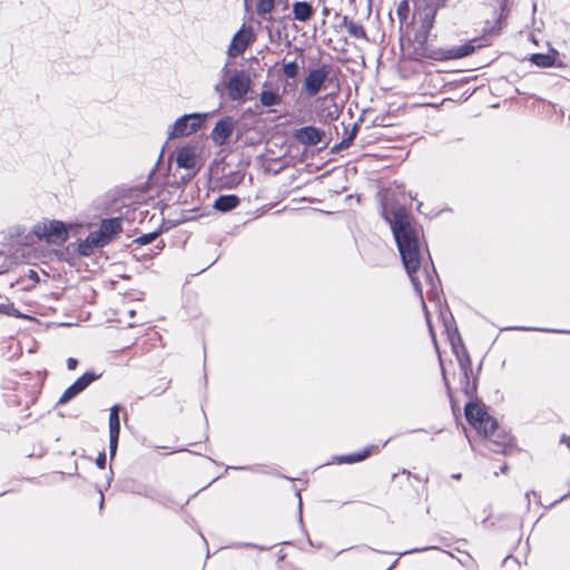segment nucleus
Masks as SVG:
<instances>
[{"mask_svg": "<svg viewBox=\"0 0 570 570\" xmlns=\"http://www.w3.org/2000/svg\"><path fill=\"white\" fill-rule=\"evenodd\" d=\"M381 216L390 225L404 268L410 276L415 292L419 294L420 298L423 299L421 282L416 276V273L421 266L419 238L414 227L411 224L409 212L403 205L383 202ZM422 306L425 312L430 334L433 342L436 344L435 334L433 332L424 301H422Z\"/></svg>", "mask_w": 570, "mask_h": 570, "instance_id": "nucleus-1", "label": "nucleus"}, {"mask_svg": "<svg viewBox=\"0 0 570 570\" xmlns=\"http://www.w3.org/2000/svg\"><path fill=\"white\" fill-rule=\"evenodd\" d=\"M488 39L483 37L474 38L461 46L452 47L450 49H442L431 46L430 43H414L412 58L417 61L424 59L444 61L452 59H460L470 56L478 48L488 46Z\"/></svg>", "mask_w": 570, "mask_h": 570, "instance_id": "nucleus-2", "label": "nucleus"}, {"mask_svg": "<svg viewBox=\"0 0 570 570\" xmlns=\"http://www.w3.org/2000/svg\"><path fill=\"white\" fill-rule=\"evenodd\" d=\"M459 363V367L461 371V389L462 392L469 397V401H478L476 392H478V380L479 373L482 367V362L479 364L476 368V373H473L472 361L469 352H461V355L455 356Z\"/></svg>", "mask_w": 570, "mask_h": 570, "instance_id": "nucleus-3", "label": "nucleus"}, {"mask_svg": "<svg viewBox=\"0 0 570 570\" xmlns=\"http://www.w3.org/2000/svg\"><path fill=\"white\" fill-rule=\"evenodd\" d=\"M32 233L38 239H45L48 244H62L69 237L67 226L61 220H43L33 226Z\"/></svg>", "mask_w": 570, "mask_h": 570, "instance_id": "nucleus-4", "label": "nucleus"}, {"mask_svg": "<svg viewBox=\"0 0 570 570\" xmlns=\"http://www.w3.org/2000/svg\"><path fill=\"white\" fill-rule=\"evenodd\" d=\"M485 441V446L494 453L511 454L519 451L515 440L508 432L499 428L491 429L488 426V434L481 433Z\"/></svg>", "mask_w": 570, "mask_h": 570, "instance_id": "nucleus-5", "label": "nucleus"}, {"mask_svg": "<svg viewBox=\"0 0 570 570\" xmlns=\"http://www.w3.org/2000/svg\"><path fill=\"white\" fill-rule=\"evenodd\" d=\"M466 421L478 431V433L488 434V426L497 428V420L493 419L485 410L483 403L479 401H469L464 406Z\"/></svg>", "mask_w": 570, "mask_h": 570, "instance_id": "nucleus-6", "label": "nucleus"}, {"mask_svg": "<svg viewBox=\"0 0 570 570\" xmlns=\"http://www.w3.org/2000/svg\"><path fill=\"white\" fill-rule=\"evenodd\" d=\"M206 116V114L199 112L180 116L168 131V139L180 138L197 132L204 125Z\"/></svg>", "mask_w": 570, "mask_h": 570, "instance_id": "nucleus-7", "label": "nucleus"}, {"mask_svg": "<svg viewBox=\"0 0 570 570\" xmlns=\"http://www.w3.org/2000/svg\"><path fill=\"white\" fill-rule=\"evenodd\" d=\"M440 320L443 323L444 331L448 335V340L451 344L452 352L455 356L461 355V352H468L462 337L459 333L455 320L449 309L440 311Z\"/></svg>", "mask_w": 570, "mask_h": 570, "instance_id": "nucleus-8", "label": "nucleus"}, {"mask_svg": "<svg viewBox=\"0 0 570 570\" xmlns=\"http://www.w3.org/2000/svg\"><path fill=\"white\" fill-rule=\"evenodd\" d=\"M250 78L244 71H236L227 81H224V86L228 90V98L230 100H243L250 89Z\"/></svg>", "mask_w": 570, "mask_h": 570, "instance_id": "nucleus-9", "label": "nucleus"}, {"mask_svg": "<svg viewBox=\"0 0 570 570\" xmlns=\"http://www.w3.org/2000/svg\"><path fill=\"white\" fill-rule=\"evenodd\" d=\"M100 376L101 374H97L94 371L85 372L80 377H78L70 386H68L65 390V392L59 397L57 405L66 404L72 399H75Z\"/></svg>", "mask_w": 570, "mask_h": 570, "instance_id": "nucleus-10", "label": "nucleus"}, {"mask_svg": "<svg viewBox=\"0 0 570 570\" xmlns=\"http://www.w3.org/2000/svg\"><path fill=\"white\" fill-rule=\"evenodd\" d=\"M328 77V66L323 65L320 68H315L308 71L307 76L305 77L303 88L307 96L314 97L316 96L322 87L323 83L326 81Z\"/></svg>", "mask_w": 570, "mask_h": 570, "instance_id": "nucleus-11", "label": "nucleus"}, {"mask_svg": "<svg viewBox=\"0 0 570 570\" xmlns=\"http://www.w3.org/2000/svg\"><path fill=\"white\" fill-rule=\"evenodd\" d=\"M236 121L230 116L220 118L210 132V138L216 146H223L232 136Z\"/></svg>", "mask_w": 570, "mask_h": 570, "instance_id": "nucleus-12", "label": "nucleus"}, {"mask_svg": "<svg viewBox=\"0 0 570 570\" xmlns=\"http://www.w3.org/2000/svg\"><path fill=\"white\" fill-rule=\"evenodd\" d=\"M325 136L324 130L315 126H304L293 131V138L305 146H316Z\"/></svg>", "mask_w": 570, "mask_h": 570, "instance_id": "nucleus-13", "label": "nucleus"}, {"mask_svg": "<svg viewBox=\"0 0 570 570\" xmlns=\"http://www.w3.org/2000/svg\"><path fill=\"white\" fill-rule=\"evenodd\" d=\"M252 37L253 32L250 28H240L232 38L227 49V56L229 58H236L242 55L250 43Z\"/></svg>", "mask_w": 570, "mask_h": 570, "instance_id": "nucleus-14", "label": "nucleus"}, {"mask_svg": "<svg viewBox=\"0 0 570 570\" xmlns=\"http://www.w3.org/2000/svg\"><path fill=\"white\" fill-rule=\"evenodd\" d=\"M419 27L414 32V43H429L430 32L434 27L435 16L417 10Z\"/></svg>", "mask_w": 570, "mask_h": 570, "instance_id": "nucleus-15", "label": "nucleus"}, {"mask_svg": "<svg viewBox=\"0 0 570 570\" xmlns=\"http://www.w3.org/2000/svg\"><path fill=\"white\" fill-rule=\"evenodd\" d=\"M119 434H120L119 407H118V405H114L110 409V413H109V455H110V459H114V456L116 455Z\"/></svg>", "mask_w": 570, "mask_h": 570, "instance_id": "nucleus-16", "label": "nucleus"}, {"mask_svg": "<svg viewBox=\"0 0 570 570\" xmlns=\"http://www.w3.org/2000/svg\"><path fill=\"white\" fill-rule=\"evenodd\" d=\"M121 217L102 219L99 229L96 232L100 238L106 242V245H108L114 239V236L121 232Z\"/></svg>", "mask_w": 570, "mask_h": 570, "instance_id": "nucleus-17", "label": "nucleus"}, {"mask_svg": "<svg viewBox=\"0 0 570 570\" xmlns=\"http://www.w3.org/2000/svg\"><path fill=\"white\" fill-rule=\"evenodd\" d=\"M106 246V242H104L97 232H90L89 235L79 243L78 253L82 256H89L92 254L94 248Z\"/></svg>", "mask_w": 570, "mask_h": 570, "instance_id": "nucleus-18", "label": "nucleus"}, {"mask_svg": "<svg viewBox=\"0 0 570 570\" xmlns=\"http://www.w3.org/2000/svg\"><path fill=\"white\" fill-rule=\"evenodd\" d=\"M177 166L180 168L193 169L196 166L195 149L190 146L181 147L177 150Z\"/></svg>", "mask_w": 570, "mask_h": 570, "instance_id": "nucleus-19", "label": "nucleus"}, {"mask_svg": "<svg viewBox=\"0 0 570 570\" xmlns=\"http://www.w3.org/2000/svg\"><path fill=\"white\" fill-rule=\"evenodd\" d=\"M314 12L313 6L307 1H296L293 3L292 13L294 20L306 22L312 19Z\"/></svg>", "mask_w": 570, "mask_h": 570, "instance_id": "nucleus-20", "label": "nucleus"}, {"mask_svg": "<svg viewBox=\"0 0 570 570\" xmlns=\"http://www.w3.org/2000/svg\"><path fill=\"white\" fill-rule=\"evenodd\" d=\"M240 204V199L236 195H219L215 202L213 207L220 213H228L235 209Z\"/></svg>", "mask_w": 570, "mask_h": 570, "instance_id": "nucleus-21", "label": "nucleus"}, {"mask_svg": "<svg viewBox=\"0 0 570 570\" xmlns=\"http://www.w3.org/2000/svg\"><path fill=\"white\" fill-rule=\"evenodd\" d=\"M558 51L551 49L548 53H532L530 61L537 67L549 68L556 65Z\"/></svg>", "mask_w": 570, "mask_h": 570, "instance_id": "nucleus-22", "label": "nucleus"}, {"mask_svg": "<svg viewBox=\"0 0 570 570\" xmlns=\"http://www.w3.org/2000/svg\"><path fill=\"white\" fill-rule=\"evenodd\" d=\"M452 1L453 0H421L422 6L419 9L436 17L440 10L453 7Z\"/></svg>", "mask_w": 570, "mask_h": 570, "instance_id": "nucleus-23", "label": "nucleus"}, {"mask_svg": "<svg viewBox=\"0 0 570 570\" xmlns=\"http://www.w3.org/2000/svg\"><path fill=\"white\" fill-rule=\"evenodd\" d=\"M372 449H373V446L370 445L360 452L344 454V455H337V456H335V461L340 464H343V463L352 464V463L361 462L371 455Z\"/></svg>", "mask_w": 570, "mask_h": 570, "instance_id": "nucleus-24", "label": "nucleus"}, {"mask_svg": "<svg viewBox=\"0 0 570 570\" xmlns=\"http://www.w3.org/2000/svg\"><path fill=\"white\" fill-rule=\"evenodd\" d=\"M259 101L264 107H274L282 104L283 96L278 91L263 90L259 95Z\"/></svg>", "mask_w": 570, "mask_h": 570, "instance_id": "nucleus-25", "label": "nucleus"}, {"mask_svg": "<svg viewBox=\"0 0 570 570\" xmlns=\"http://www.w3.org/2000/svg\"><path fill=\"white\" fill-rule=\"evenodd\" d=\"M161 234V229L154 230L151 233L142 234L141 236L135 238L132 244H137L138 246H144L156 240Z\"/></svg>", "mask_w": 570, "mask_h": 570, "instance_id": "nucleus-26", "label": "nucleus"}, {"mask_svg": "<svg viewBox=\"0 0 570 570\" xmlns=\"http://www.w3.org/2000/svg\"><path fill=\"white\" fill-rule=\"evenodd\" d=\"M440 366H441V373H442L443 383H444V386H445V390H446V394L449 396L451 406L454 410L455 406H456V402L454 400L452 387H451L450 382H449V380L446 377L445 368H444L443 361H442L441 357H440Z\"/></svg>", "mask_w": 570, "mask_h": 570, "instance_id": "nucleus-27", "label": "nucleus"}, {"mask_svg": "<svg viewBox=\"0 0 570 570\" xmlns=\"http://www.w3.org/2000/svg\"><path fill=\"white\" fill-rule=\"evenodd\" d=\"M346 29L351 37H354L356 39H366V31L362 24L353 21L348 23V27Z\"/></svg>", "mask_w": 570, "mask_h": 570, "instance_id": "nucleus-28", "label": "nucleus"}, {"mask_svg": "<svg viewBox=\"0 0 570 570\" xmlns=\"http://www.w3.org/2000/svg\"><path fill=\"white\" fill-rule=\"evenodd\" d=\"M410 13V4L407 0H402L396 8V16L400 20L401 26L406 22Z\"/></svg>", "mask_w": 570, "mask_h": 570, "instance_id": "nucleus-29", "label": "nucleus"}, {"mask_svg": "<svg viewBox=\"0 0 570 570\" xmlns=\"http://www.w3.org/2000/svg\"><path fill=\"white\" fill-rule=\"evenodd\" d=\"M275 7V0H258L256 11L259 16L271 13Z\"/></svg>", "mask_w": 570, "mask_h": 570, "instance_id": "nucleus-30", "label": "nucleus"}, {"mask_svg": "<svg viewBox=\"0 0 570 570\" xmlns=\"http://www.w3.org/2000/svg\"><path fill=\"white\" fill-rule=\"evenodd\" d=\"M283 72L287 78H296L299 73V67L296 60L283 65Z\"/></svg>", "mask_w": 570, "mask_h": 570, "instance_id": "nucleus-31", "label": "nucleus"}, {"mask_svg": "<svg viewBox=\"0 0 570 570\" xmlns=\"http://www.w3.org/2000/svg\"><path fill=\"white\" fill-rule=\"evenodd\" d=\"M243 177L239 171H233L225 177L224 186L232 189L242 183Z\"/></svg>", "mask_w": 570, "mask_h": 570, "instance_id": "nucleus-32", "label": "nucleus"}, {"mask_svg": "<svg viewBox=\"0 0 570 570\" xmlns=\"http://www.w3.org/2000/svg\"><path fill=\"white\" fill-rule=\"evenodd\" d=\"M0 313L1 314H4V315H9V316H14V317H18V318H23L26 317L23 314H21L14 306L13 303H6V304H0Z\"/></svg>", "mask_w": 570, "mask_h": 570, "instance_id": "nucleus-33", "label": "nucleus"}, {"mask_svg": "<svg viewBox=\"0 0 570 570\" xmlns=\"http://www.w3.org/2000/svg\"><path fill=\"white\" fill-rule=\"evenodd\" d=\"M341 115V110L336 104H333L331 107L326 109L324 114L325 121H334L338 119Z\"/></svg>", "mask_w": 570, "mask_h": 570, "instance_id": "nucleus-34", "label": "nucleus"}, {"mask_svg": "<svg viewBox=\"0 0 570 570\" xmlns=\"http://www.w3.org/2000/svg\"><path fill=\"white\" fill-rule=\"evenodd\" d=\"M425 282L431 286V289H436L435 281L439 282V277L436 275V271L432 265V272H429L426 268L424 269Z\"/></svg>", "mask_w": 570, "mask_h": 570, "instance_id": "nucleus-35", "label": "nucleus"}, {"mask_svg": "<svg viewBox=\"0 0 570 570\" xmlns=\"http://www.w3.org/2000/svg\"><path fill=\"white\" fill-rule=\"evenodd\" d=\"M351 145H352V137H345L337 145H335L332 148V151L334 153L340 149L348 148Z\"/></svg>", "mask_w": 570, "mask_h": 570, "instance_id": "nucleus-36", "label": "nucleus"}, {"mask_svg": "<svg viewBox=\"0 0 570 570\" xmlns=\"http://www.w3.org/2000/svg\"><path fill=\"white\" fill-rule=\"evenodd\" d=\"M96 465L104 470L106 468V453L105 451L100 452L96 459Z\"/></svg>", "mask_w": 570, "mask_h": 570, "instance_id": "nucleus-37", "label": "nucleus"}, {"mask_svg": "<svg viewBox=\"0 0 570 570\" xmlns=\"http://www.w3.org/2000/svg\"><path fill=\"white\" fill-rule=\"evenodd\" d=\"M515 330H521V331H541V332H558V333H561L562 331H558V330H550V328H537V327H514Z\"/></svg>", "mask_w": 570, "mask_h": 570, "instance_id": "nucleus-38", "label": "nucleus"}, {"mask_svg": "<svg viewBox=\"0 0 570 570\" xmlns=\"http://www.w3.org/2000/svg\"><path fill=\"white\" fill-rule=\"evenodd\" d=\"M431 549H436V548L435 547L415 548V549H411V550L401 552L400 556H404V554L413 553V552H422V551H426V550H431Z\"/></svg>", "mask_w": 570, "mask_h": 570, "instance_id": "nucleus-39", "label": "nucleus"}, {"mask_svg": "<svg viewBox=\"0 0 570 570\" xmlns=\"http://www.w3.org/2000/svg\"><path fill=\"white\" fill-rule=\"evenodd\" d=\"M245 547H252V548H256L261 551H265V550H271L274 544L272 546H259V544H254V543H244Z\"/></svg>", "mask_w": 570, "mask_h": 570, "instance_id": "nucleus-40", "label": "nucleus"}, {"mask_svg": "<svg viewBox=\"0 0 570 570\" xmlns=\"http://www.w3.org/2000/svg\"><path fill=\"white\" fill-rule=\"evenodd\" d=\"M77 365H78V361H77L76 358H73V357H69V358L67 360V368H68V370H70V371H71V370H75V368L77 367Z\"/></svg>", "mask_w": 570, "mask_h": 570, "instance_id": "nucleus-41", "label": "nucleus"}, {"mask_svg": "<svg viewBox=\"0 0 570 570\" xmlns=\"http://www.w3.org/2000/svg\"><path fill=\"white\" fill-rule=\"evenodd\" d=\"M357 131H358V125L357 124H354L353 125V128L351 130V132L346 136V137H352V141L354 140V138L356 137L357 135Z\"/></svg>", "mask_w": 570, "mask_h": 570, "instance_id": "nucleus-42", "label": "nucleus"}, {"mask_svg": "<svg viewBox=\"0 0 570 570\" xmlns=\"http://www.w3.org/2000/svg\"><path fill=\"white\" fill-rule=\"evenodd\" d=\"M530 495L538 497L537 492L531 490L525 493V499L528 501V507H530Z\"/></svg>", "mask_w": 570, "mask_h": 570, "instance_id": "nucleus-43", "label": "nucleus"}, {"mask_svg": "<svg viewBox=\"0 0 570 570\" xmlns=\"http://www.w3.org/2000/svg\"><path fill=\"white\" fill-rule=\"evenodd\" d=\"M353 22L347 16H344L343 19H342V24L341 27H348V23Z\"/></svg>", "mask_w": 570, "mask_h": 570, "instance_id": "nucleus-44", "label": "nucleus"}, {"mask_svg": "<svg viewBox=\"0 0 570 570\" xmlns=\"http://www.w3.org/2000/svg\"><path fill=\"white\" fill-rule=\"evenodd\" d=\"M165 247V243L163 240H160L158 243V245L156 246V252H154L153 254H158L163 248Z\"/></svg>", "mask_w": 570, "mask_h": 570, "instance_id": "nucleus-45", "label": "nucleus"}, {"mask_svg": "<svg viewBox=\"0 0 570 570\" xmlns=\"http://www.w3.org/2000/svg\"><path fill=\"white\" fill-rule=\"evenodd\" d=\"M29 277L39 281L38 274L33 269H29Z\"/></svg>", "mask_w": 570, "mask_h": 570, "instance_id": "nucleus-46", "label": "nucleus"}, {"mask_svg": "<svg viewBox=\"0 0 570 570\" xmlns=\"http://www.w3.org/2000/svg\"><path fill=\"white\" fill-rule=\"evenodd\" d=\"M322 14H323L324 17H327V16L330 14V9H328L327 7H325V6H324V7H323V9H322Z\"/></svg>", "mask_w": 570, "mask_h": 570, "instance_id": "nucleus-47", "label": "nucleus"}, {"mask_svg": "<svg viewBox=\"0 0 570 570\" xmlns=\"http://www.w3.org/2000/svg\"><path fill=\"white\" fill-rule=\"evenodd\" d=\"M509 470V466L508 464H503L501 468H500V473H507V471Z\"/></svg>", "mask_w": 570, "mask_h": 570, "instance_id": "nucleus-48", "label": "nucleus"}, {"mask_svg": "<svg viewBox=\"0 0 570 570\" xmlns=\"http://www.w3.org/2000/svg\"><path fill=\"white\" fill-rule=\"evenodd\" d=\"M169 384H170V381H168L166 383V385L159 392H157V394H161L163 392H165L169 387Z\"/></svg>", "mask_w": 570, "mask_h": 570, "instance_id": "nucleus-49", "label": "nucleus"}, {"mask_svg": "<svg viewBox=\"0 0 570 570\" xmlns=\"http://www.w3.org/2000/svg\"><path fill=\"white\" fill-rule=\"evenodd\" d=\"M569 497H570V492H569V493H567V494H564L563 497H561L559 500H557V501L554 502V504H556V503H558V502H560V501H562V500H564V499H567V498H569ZM551 505H553V503H552Z\"/></svg>", "mask_w": 570, "mask_h": 570, "instance_id": "nucleus-50", "label": "nucleus"}, {"mask_svg": "<svg viewBox=\"0 0 570 570\" xmlns=\"http://www.w3.org/2000/svg\"><path fill=\"white\" fill-rule=\"evenodd\" d=\"M228 62L224 66L222 72L224 73V76H226L228 73Z\"/></svg>", "mask_w": 570, "mask_h": 570, "instance_id": "nucleus-51", "label": "nucleus"}, {"mask_svg": "<svg viewBox=\"0 0 570 570\" xmlns=\"http://www.w3.org/2000/svg\"><path fill=\"white\" fill-rule=\"evenodd\" d=\"M296 495H297V498H298V507H299V509H301V508H302V497H301V493H299V492H297V493H296Z\"/></svg>", "mask_w": 570, "mask_h": 570, "instance_id": "nucleus-52", "label": "nucleus"}, {"mask_svg": "<svg viewBox=\"0 0 570 570\" xmlns=\"http://www.w3.org/2000/svg\"><path fill=\"white\" fill-rule=\"evenodd\" d=\"M215 90H216L217 92H220V95H223V90L220 89V85H216V86H215Z\"/></svg>", "mask_w": 570, "mask_h": 570, "instance_id": "nucleus-53", "label": "nucleus"}, {"mask_svg": "<svg viewBox=\"0 0 570 570\" xmlns=\"http://www.w3.org/2000/svg\"><path fill=\"white\" fill-rule=\"evenodd\" d=\"M402 473H403V474H406V475H407V478H410V476H411V472H410V471H407V470H405V469H403V470H402Z\"/></svg>", "mask_w": 570, "mask_h": 570, "instance_id": "nucleus-54", "label": "nucleus"}, {"mask_svg": "<svg viewBox=\"0 0 570 570\" xmlns=\"http://www.w3.org/2000/svg\"><path fill=\"white\" fill-rule=\"evenodd\" d=\"M452 478L455 479V480H460L461 479V473L453 474Z\"/></svg>", "mask_w": 570, "mask_h": 570, "instance_id": "nucleus-55", "label": "nucleus"}, {"mask_svg": "<svg viewBox=\"0 0 570 570\" xmlns=\"http://www.w3.org/2000/svg\"><path fill=\"white\" fill-rule=\"evenodd\" d=\"M102 504H104V495L101 494V497H100V508H102Z\"/></svg>", "mask_w": 570, "mask_h": 570, "instance_id": "nucleus-56", "label": "nucleus"}, {"mask_svg": "<svg viewBox=\"0 0 570 570\" xmlns=\"http://www.w3.org/2000/svg\"><path fill=\"white\" fill-rule=\"evenodd\" d=\"M164 148L161 149V153L159 154V159L163 157Z\"/></svg>", "mask_w": 570, "mask_h": 570, "instance_id": "nucleus-57", "label": "nucleus"}, {"mask_svg": "<svg viewBox=\"0 0 570 570\" xmlns=\"http://www.w3.org/2000/svg\"><path fill=\"white\" fill-rule=\"evenodd\" d=\"M318 2H320V3H323V2H325V0H318Z\"/></svg>", "mask_w": 570, "mask_h": 570, "instance_id": "nucleus-58", "label": "nucleus"}]
</instances>
